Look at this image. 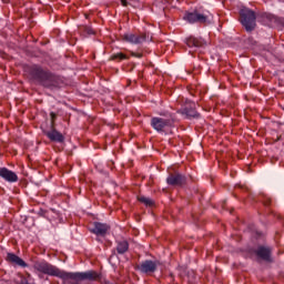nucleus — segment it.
I'll list each match as a JSON object with an SVG mask.
<instances>
[{
    "instance_id": "obj_9",
    "label": "nucleus",
    "mask_w": 284,
    "mask_h": 284,
    "mask_svg": "<svg viewBox=\"0 0 284 284\" xmlns=\"http://www.w3.org/2000/svg\"><path fill=\"white\" fill-rule=\"evenodd\" d=\"M185 44L187 48H204V45H207V42L203 38H196L194 36H190L185 39Z\"/></svg>"
},
{
    "instance_id": "obj_24",
    "label": "nucleus",
    "mask_w": 284,
    "mask_h": 284,
    "mask_svg": "<svg viewBox=\"0 0 284 284\" xmlns=\"http://www.w3.org/2000/svg\"><path fill=\"white\" fill-rule=\"evenodd\" d=\"M236 187H240V190H245V187H243L241 184H237Z\"/></svg>"
},
{
    "instance_id": "obj_18",
    "label": "nucleus",
    "mask_w": 284,
    "mask_h": 284,
    "mask_svg": "<svg viewBox=\"0 0 284 284\" xmlns=\"http://www.w3.org/2000/svg\"><path fill=\"white\" fill-rule=\"evenodd\" d=\"M143 203L146 207H154V200L150 197H143Z\"/></svg>"
},
{
    "instance_id": "obj_25",
    "label": "nucleus",
    "mask_w": 284,
    "mask_h": 284,
    "mask_svg": "<svg viewBox=\"0 0 284 284\" xmlns=\"http://www.w3.org/2000/svg\"><path fill=\"white\" fill-rule=\"evenodd\" d=\"M55 116H57V114H54L53 112H51V119L54 120Z\"/></svg>"
},
{
    "instance_id": "obj_20",
    "label": "nucleus",
    "mask_w": 284,
    "mask_h": 284,
    "mask_svg": "<svg viewBox=\"0 0 284 284\" xmlns=\"http://www.w3.org/2000/svg\"><path fill=\"white\" fill-rule=\"evenodd\" d=\"M143 41H144V43L152 42V33L144 31V33H143Z\"/></svg>"
},
{
    "instance_id": "obj_16",
    "label": "nucleus",
    "mask_w": 284,
    "mask_h": 284,
    "mask_svg": "<svg viewBox=\"0 0 284 284\" xmlns=\"http://www.w3.org/2000/svg\"><path fill=\"white\" fill-rule=\"evenodd\" d=\"M261 19H262V22L264 23V26H270V23H273V21H276V17H274V14L267 13V12L262 13Z\"/></svg>"
},
{
    "instance_id": "obj_22",
    "label": "nucleus",
    "mask_w": 284,
    "mask_h": 284,
    "mask_svg": "<svg viewBox=\"0 0 284 284\" xmlns=\"http://www.w3.org/2000/svg\"><path fill=\"white\" fill-rule=\"evenodd\" d=\"M121 4L128 7L130 3L128 2V0H121Z\"/></svg>"
},
{
    "instance_id": "obj_5",
    "label": "nucleus",
    "mask_w": 284,
    "mask_h": 284,
    "mask_svg": "<svg viewBox=\"0 0 284 284\" xmlns=\"http://www.w3.org/2000/svg\"><path fill=\"white\" fill-rule=\"evenodd\" d=\"M166 183L172 187H183V185L187 183V178L179 172L169 173V176L166 178Z\"/></svg>"
},
{
    "instance_id": "obj_19",
    "label": "nucleus",
    "mask_w": 284,
    "mask_h": 284,
    "mask_svg": "<svg viewBox=\"0 0 284 284\" xmlns=\"http://www.w3.org/2000/svg\"><path fill=\"white\" fill-rule=\"evenodd\" d=\"M262 203L265 205V207H270V205H272V199H270L267 195H263Z\"/></svg>"
},
{
    "instance_id": "obj_6",
    "label": "nucleus",
    "mask_w": 284,
    "mask_h": 284,
    "mask_svg": "<svg viewBox=\"0 0 284 284\" xmlns=\"http://www.w3.org/2000/svg\"><path fill=\"white\" fill-rule=\"evenodd\" d=\"M151 125L158 132L165 130V128H172L174 125V120L172 119H164V118H153L151 120Z\"/></svg>"
},
{
    "instance_id": "obj_17",
    "label": "nucleus",
    "mask_w": 284,
    "mask_h": 284,
    "mask_svg": "<svg viewBox=\"0 0 284 284\" xmlns=\"http://www.w3.org/2000/svg\"><path fill=\"white\" fill-rule=\"evenodd\" d=\"M125 41H129V43H141V41H143L142 37H139L136 34H125L124 36Z\"/></svg>"
},
{
    "instance_id": "obj_8",
    "label": "nucleus",
    "mask_w": 284,
    "mask_h": 284,
    "mask_svg": "<svg viewBox=\"0 0 284 284\" xmlns=\"http://www.w3.org/2000/svg\"><path fill=\"white\" fill-rule=\"evenodd\" d=\"M182 114H185L189 119H199L200 114L196 111V103L187 101L184 109H182Z\"/></svg>"
},
{
    "instance_id": "obj_13",
    "label": "nucleus",
    "mask_w": 284,
    "mask_h": 284,
    "mask_svg": "<svg viewBox=\"0 0 284 284\" xmlns=\"http://www.w3.org/2000/svg\"><path fill=\"white\" fill-rule=\"evenodd\" d=\"M7 261H9V263H13L14 265H19V267H27L28 265L21 257H19L14 253H8Z\"/></svg>"
},
{
    "instance_id": "obj_14",
    "label": "nucleus",
    "mask_w": 284,
    "mask_h": 284,
    "mask_svg": "<svg viewBox=\"0 0 284 284\" xmlns=\"http://www.w3.org/2000/svg\"><path fill=\"white\" fill-rule=\"evenodd\" d=\"M45 135L48 136V139H50V141H54L55 143H63L64 141L63 134H61L57 130H51L47 132Z\"/></svg>"
},
{
    "instance_id": "obj_4",
    "label": "nucleus",
    "mask_w": 284,
    "mask_h": 284,
    "mask_svg": "<svg viewBox=\"0 0 284 284\" xmlns=\"http://www.w3.org/2000/svg\"><path fill=\"white\" fill-rule=\"evenodd\" d=\"M184 21L187 23H200L202 26H207L210 23V16L207 12H201L199 9L192 11H186L183 16Z\"/></svg>"
},
{
    "instance_id": "obj_15",
    "label": "nucleus",
    "mask_w": 284,
    "mask_h": 284,
    "mask_svg": "<svg viewBox=\"0 0 284 284\" xmlns=\"http://www.w3.org/2000/svg\"><path fill=\"white\" fill-rule=\"evenodd\" d=\"M128 250H130V244L128 243V241L123 240L118 242V245H116L118 254H125Z\"/></svg>"
},
{
    "instance_id": "obj_2",
    "label": "nucleus",
    "mask_w": 284,
    "mask_h": 284,
    "mask_svg": "<svg viewBox=\"0 0 284 284\" xmlns=\"http://www.w3.org/2000/svg\"><path fill=\"white\" fill-rule=\"evenodd\" d=\"M29 72L36 81H39L44 88L57 87V75L43 70L41 67L33 64L29 68Z\"/></svg>"
},
{
    "instance_id": "obj_27",
    "label": "nucleus",
    "mask_w": 284,
    "mask_h": 284,
    "mask_svg": "<svg viewBox=\"0 0 284 284\" xmlns=\"http://www.w3.org/2000/svg\"><path fill=\"white\" fill-rule=\"evenodd\" d=\"M144 52H150V51H146V50L144 49Z\"/></svg>"
},
{
    "instance_id": "obj_23",
    "label": "nucleus",
    "mask_w": 284,
    "mask_h": 284,
    "mask_svg": "<svg viewBox=\"0 0 284 284\" xmlns=\"http://www.w3.org/2000/svg\"><path fill=\"white\" fill-rule=\"evenodd\" d=\"M133 57H138V59H141V53H133Z\"/></svg>"
},
{
    "instance_id": "obj_21",
    "label": "nucleus",
    "mask_w": 284,
    "mask_h": 284,
    "mask_svg": "<svg viewBox=\"0 0 284 284\" xmlns=\"http://www.w3.org/2000/svg\"><path fill=\"white\" fill-rule=\"evenodd\" d=\"M112 59H119V61H123L124 59H126V57L123 53H116L112 57Z\"/></svg>"
},
{
    "instance_id": "obj_12",
    "label": "nucleus",
    "mask_w": 284,
    "mask_h": 284,
    "mask_svg": "<svg viewBox=\"0 0 284 284\" xmlns=\"http://www.w3.org/2000/svg\"><path fill=\"white\" fill-rule=\"evenodd\" d=\"M156 267H159V265L154 261L146 260L143 262L144 274H154V272H156Z\"/></svg>"
},
{
    "instance_id": "obj_3",
    "label": "nucleus",
    "mask_w": 284,
    "mask_h": 284,
    "mask_svg": "<svg viewBox=\"0 0 284 284\" xmlns=\"http://www.w3.org/2000/svg\"><path fill=\"white\" fill-rule=\"evenodd\" d=\"M240 22L246 32H253L256 28V12L250 8H242L240 10Z\"/></svg>"
},
{
    "instance_id": "obj_1",
    "label": "nucleus",
    "mask_w": 284,
    "mask_h": 284,
    "mask_svg": "<svg viewBox=\"0 0 284 284\" xmlns=\"http://www.w3.org/2000/svg\"><path fill=\"white\" fill-rule=\"evenodd\" d=\"M33 268L42 274H48L49 276H57L61 278L64 284H79L81 281H97L99 274L94 271L83 272V273H72L59 270L57 266L48 264L47 262H36Z\"/></svg>"
},
{
    "instance_id": "obj_26",
    "label": "nucleus",
    "mask_w": 284,
    "mask_h": 284,
    "mask_svg": "<svg viewBox=\"0 0 284 284\" xmlns=\"http://www.w3.org/2000/svg\"><path fill=\"white\" fill-rule=\"evenodd\" d=\"M138 200L140 201V203H143V197L142 196L138 197Z\"/></svg>"
},
{
    "instance_id": "obj_10",
    "label": "nucleus",
    "mask_w": 284,
    "mask_h": 284,
    "mask_svg": "<svg viewBox=\"0 0 284 284\" xmlns=\"http://www.w3.org/2000/svg\"><path fill=\"white\" fill-rule=\"evenodd\" d=\"M0 176L8 181V183H17L19 181V176L13 171L8 170L7 168L0 169Z\"/></svg>"
},
{
    "instance_id": "obj_11",
    "label": "nucleus",
    "mask_w": 284,
    "mask_h": 284,
    "mask_svg": "<svg viewBox=\"0 0 284 284\" xmlns=\"http://www.w3.org/2000/svg\"><path fill=\"white\" fill-rule=\"evenodd\" d=\"M110 226L108 224H103L101 222L93 223V227L91 229L92 234H97V236H105Z\"/></svg>"
},
{
    "instance_id": "obj_7",
    "label": "nucleus",
    "mask_w": 284,
    "mask_h": 284,
    "mask_svg": "<svg viewBox=\"0 0 284 284\" xmlns=\"http://www.w3.org/2000/svg\"><path fill=\"white\" fill-rule=\"evenodd\" d=\"M254 254L260 258V261H265V263H273L274 261L272 260V247L270 246H257Z\"/></svg>"
}]
</instances>
